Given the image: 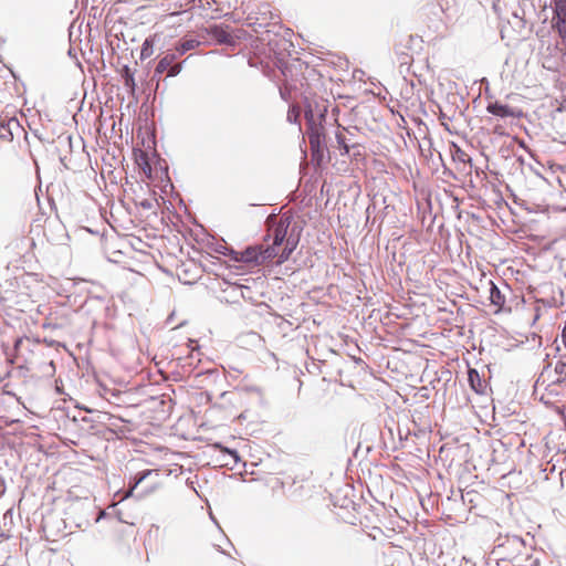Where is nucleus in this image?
Segmentation results:
<instances>
[{
  "instance_id": "1",
  "label": "nucleus",
  "mask_w": 566,
  "mask_h": 566,
  "mask_svg": "<svg viewBox=\"0 0 566 566\" xmlns=\"http://www.w3.org/2000/svg\"><path fill=\"white\" fill-rule=\"evenodd\" d=\"M291 224L292 221L287 217H281L279 220L270 218L263 243L248 247L243 251L230 250L231 260L251 266H259L274 259L277 264L284 263L298 243L297 237L290 230Z\"/></svg>"
},
{
  "instance_id": "2",
  "label": "nucleus",
  "mask_w": 566,
  "mask_h": 566,
  "mask_svg": "<svg viewBox=\"0 0 566 566\" xmlns=\"http://www.w3.org/2000/svg\"><path fill=\"white\" fill-rule=\"evenodd\" d=\"M39 349L40 342L31 339L30 337L20 338L14 344L15 358L25 365H32L34 363Z\"/></svg>"
},
{
  "instance_id": "3",
  "label": "nucleus",
  "mask_w": 566,
  "mask_h": 566,
  "mask_svg": "<svg viewBox=\"0 0 566 566\" xmlns=\"http://www.w3.org/2000/svg\"><path fill=\"white\" fill-rule=\"evenodd\" d=\"M552 25L562 39H566V0H553Z\"/></svg>"
},
{
  "instance_id": "4",
  "label": "nucleus",
  "mask_w": 566,
  "mask_h": 566,
  "mask_svg": "<svg viewBox=\"0 0 566 566\" xmlns=\"http://www.w3.org/2000/svg\"><path fill=\"white\" fill-rule=\"evenodd\" d=\"M488 113L505 118V117H512V118H521L523 116V111L517 107H512L507 104H502L500 102L490 103L486 106Z\"/></svg>"
},
{
  "instance_id": "5",
  "label": "nucleus",
  "mask_w": 566,
  "mask_h": 566,
  "mask_svg": "<svg viewBox=\"0 0 566 566\" xmlns=\"http://www.w3.org/2000/svg\"><path fill=\"white\" fill-rule=\"evenodd\" d=\"M207 32L220 44H231L233 42V36L229 32L228 27L212 25L207 29Z\"/></svg>"
},
{
  "instance_id": "6",
  "label": "nucleus",
  "mask_w": 566,
  "mask_h": 566,
  "mask_svg": "<svg viewBox=\"0 0 566 566\" xmlns=\"http://www.w3.org/2000/svg\"><path fill=\"white\" fill-rule=\"evenodd\" d=\"M490 301L494 306H496V312L502 310L505 304V296L501 293L499 287L494 284H492V287L490 290Z\"/></svg>"
},
{
  "instance_id": "7",
  "label": "nucleus",
  "mask_w": 566,
  "mask_h": 566,
  "mask_svg": "<svg viewBox=\"0 0 566 566\" xmlns=\"http://www.w3.org/2000/svg\"><path fill=\"white\" fill-rule=\"evenodd\" d=\"M468 376L472 389L478 394L483 392L485 384L481 380L479 373L475 369H470Z\"/></svg>"
},
{
  "instance_id": "8",
  "label": "nucleus",
  "mask_w": 566,
  "mask_h": 566,
  "mask_svg": "<svg viewBox=\"0 0 566 566\" xmlns=\"http://www.w3.org/2000/svg\"><path fill=\"white\" fill-rule=\"evenodd\" d=\"M175 55L174 54H167L165 55L164 57H161L155 69V72L156 73H164V72H168L170 65L174 63L175 61Z\"/></svg>"
},
{
  "instance_id": "9",
  "label": "nucleus",
  "mask_w": 566,
  "mask_h": 566,
  "mask_svg": "<svg viewBox=\"0 0 566 566\" xmlns=\"http://www.w3.org/2000/svg\"><path fill=\"white\" fill-rule=\"evenodd\" d=\"M555 371L558 375V382L566 380V356L556 363Z\"/></svg>"
},
{
  "instance_id": "10",
  "label": "nucleus",
  "mask_w": 566,
  "mask_h": 566,
  "mask_svg": "<svg viewBox=\"0 0 566 566\" xmlns=\"http://www.w3.org/2000/svg\"><path fill=\"white\" fill-rule=\"evenodd\" d=\"M308 142L311 145V149L313 151V156L319 154L321 149V135L318 133H313L308 135Z\"/></svg>"
},
{
  "instance_id": "11",
  "label": "nucleus",
  "mask_w": 566,
  "mask_h": 566,
  "mask_svg": "<svg viewBox=\"0 0 566 566\" xmlns=\"http://www.w3.org/2000/svg\"><path fill=\"white\" fill-rule=\"evenodd\" d=\"M199 45V41L197 40H185L182 41L179 46L177 48V51L180 52V54L186 53L187 51H190Z\"/></svg>"
},
{
  "instance_id": "12",
  "label": "nucleus",
  "mask_w": 566,
  "mask_h": 566,
  "mask_svg": "<svg viewBox=\"0 0 566 566\" xmlns=\"http://www.w3.org/2000/svg\"><path fill=\"white\" fill-rule=\"evenodd\" d=\"M336 142L337 146L343 150L342 155H348L349 154V146L346 142V137L343 132L336 133Z\"/></svg>"
},
{
  "instance_id": "13",
  "label": "nucleus",
  "mask_w": 566,
  "mask_h": 566,
  "mask_svg": "<svg viewBox=\"0 0 566 566\" xmlns=\"http://www.w3.org/2000/svg\"><path fill=\"white\" fill-rule=\"evenodd\" d=\"M153 473L151 470H147L145 472H143L134 482V484L129 488V490L127 491L126 495L124 497H128L133 494L134 490L137 488V485L147 476V475H150Z\"/></svg>"
},
{
  "instance_id": "14",
  "label": "nucleus",
  "mask_w": 566,
  "mask_h": 566,
  "mask_svg": "<svg viewBox=\"0 0 566 566\" xmlns=\"http://www.w3.org/2000/svg\"><path fill=\"white\" fill-rule=\"evenodd\" d=\"M138 165L143 168L144 171L149 170L150 171V165L147 161V156L145 153H140L139 157L137 158Z\"/></svg>"
},
{
  "instance_id": "15",
  "label": "nucleus",
  "mask_w": 566,
  "mask_h": 566,
  "mask_svg": "<svg viewBox=\"0 0 566 566\" xmlns=\"http://www.w3.org/2000/svg\"><path fill=\"white\" fill-rule=\"evenodd\" d=\"M462 163H469L471 159L469 157V155L467 153H464L463 150H461L460 148H457L455 149V155H454Z\"/></svg>"
},
{
  "instance_id": "16",
  "label": "nucleus",
  "mask_w": 566,
  "mask_h": 566,
  "mask_svg": "<svg viewBox=\"0 0 566 566\" xmlns=\"http://www.w3.org/2000/svg\"><path fill=\"white\" fill-rule=\"evenodd\" d=\"M181 71V64H171L168 72H167V76H176L179 72Z\"/></svg>"
},
{
  "instance_id": "17",
  "label": "nucleus",
  "mask_w": 566,
  "mask_h": 566,
  "mask_svg": "<svg viewBox=\"0 0 566 566\" xmlns=\"http://www.w3.org/2000/svg\"><path fill=\"white\" fill-rule=\"evenodd\" d=\"M213 251L219 254L229 255L230 250L224 247L223 244H218L216 248H213Z\"/></svg>"
},
{
  "instance_id": "18",
  "label": "nucleus",
  "mask_w": 566,
  "mask_h": 566,
  "mask_svg": "<svg viewBox=\"0 0 566 566\" xmlns=\"http://www.w3.org/2000/svg\"><path fill=\"white\" fill-rule=\"evenodd\" d=\"M289 119H292V116H294L295 118L298 116V109L296 107H292L290 111H289Z\"/></svg>"
},
{
  "instance_id": "19",
  "label": "nucleus",
  "mask_w": 566,
  "mask_h": 566,
  "mask_svg": "<svg viewBox=\"0 0 566 566\" xmlns=\"http://www.w3.org/2000/svg\"><path fill=\"white\" fill-rule=\"evenodd\" d=\"M147 44H148V42L146 41V42H145V44H144V48H143V50H142V55H143V56H144L146 53H149V50H147V46H146Z\"/></svg>"
},
{
  "instance_id": "20",
  "label": "nucleus",
  "mask_w": 566,
  "mask_h": 566,
  "mask_svg": "<svg viewBox=\"0 0 566 566\" xmlns=\"http://www.w3.org/2000/svg\"><path fill=\"white\" fill-rule=\"evenodd\" d=\"M147 44H148V42L146 41V42H145V44H144V48H143V50H142V55H143V56H144L146 53H149V50H147V46H146Z\"/></svg>"
}]
</instances>
